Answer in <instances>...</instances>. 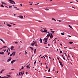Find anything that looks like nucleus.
<instances>
[{
	"label": "nucleus",
	"instance_id": "e433bc0d",
	"mask_svg": "<svg viewBox=\"0 0 78 78\" xmlns=\"http://www.w3.org/2000/svg\"><path fill=\"white\" fill-rule=\"evenodd\" d=\"M50 72V69L49 68V69L48 70V72Z\"/></svg>",
	"mask_w": 78,
	"mask_h": 78
},
{
	"label": "nucleus",
	"instance_id": "a18cd8bd",
	"mask_svg": "<svg viewBox=\"0 0 78 78\" xmlns=\"http://www.w3.org/2000/svg\"><path fill=\"white\" fill-rule=\"evenodd\" d=\"M19 75H20V76L21 75H20V73L19 72Z\"/></svg>",
	"mask_w": 78,
	"mask_h": 78
},
{
	"label": "nucleus",
	"instance_id": "f03ea898",
	"mask_svg": "<svg viewBox=\"0 0 78 78\" xmlns=\"http://www.w3.org/2000/svg\"><path fill=\"white\" fill-rule=\"evenodd\" d=\"M12 1V2H11V1H9V3H11V4H16V2H15L13 0H11Z\"/></svg>",
	"mask_w": 78,
	"mask_h": 78
},
{
	"label": "nucleus",
	"instance_id": "c9c22d12",
	"mask_svg": "<svg viewBox=\"0 0 78 78\" xmlns=\"http://www.w3.org/2000/svg\"><path fill=\"white\" fill-rule=\"evenodd\" d=\"M9 8H12V6H9Z\"/></svg>",
	"mask_w": 78,
	"mask_h": 78
},
{
	"label": "nucleus",
	"instance_id": "680f3d73",
	"mask_svg": "<svg viewBox=\"0 0 78 78\" xmlns=\"http://www.w3.org/2000/svg\"><path fill=\"white\" fill-rule=\"evenodd\" d=\"M29 3H31V4H32V3H33V2H29Z\"/></svg>",
	"mask_w": 78,
	"mask_h": 78
},
{
	"label": "nucleus",
	"instance_id": "6e6d98bb",
	"mask_svg": "<svg viewBox=\"0 0 78 78\" xmlns=\"http://www.w3.org/2000/svg\"><path fill=\"white\" fill-rule=\"evenodd\" d=\"M25 55H27V52H26V51H25Z\"/></svg>",
	"mask_w": 78,
	"mask_h": 78
},
{
	"label": "nucleus",
	"instance_id": "e2e57ef3",
	"mask_svg": "<svg viewBox=\"0 0 78 78\" xmlns=\"http://www.w3.org/2000/svg\"><path fill=\"white\" fill-rule=\"evenodd\" d=\"M6 51V50L5 49V50H4V52H5V51Z\"/></svg>",
	"mask_w": 78,
	"mask_h": 78
},
{
	"label": "nucleus",
	"instance_id": "c85d7f7f",
	"mask_svg": "<svg viewBox=\"0 0 78 78\" xmlns=\"http://www.w3.org/2000/svg\"><path fill=\"white\" fill-rule=\"evenodd\" d=\"M69 28H71L72 29H73L72 27L71 26L69 25Z\"/></svg>",
	"mask_w": 78,
	"mask_h": 78
},
{
	"label": "nucleus",
	"instance_id": "ea45409f",
	"mask_svg": "<svg viewBox=\"0 0 78 78\" xmlns=\"http://www.w3.org/2000/svg\"><path fill=\"white\" fill-rule=\"evenodd\" d=\"M15 70V69H11V70Z\"/></svg>",
	"mask_w": 78,
	"mask_h": 78
},
{
	"label": "nucleus",
	"instance_id": "37998d69",
	"mask_svg": "<svg viewBox=\"0 0 78 78\" xmlns=\"http://www.w3.org/2000/svg\"><path fill=\"white\" fill-rule=\"evenodd\" d=\"M43 30H47V29H46V28H43Z\"/></svg>",
	"mask_w": 78,
	"mask_h": 78
},
{
	"label": "nucleus",
	"instance_id": "a211bd4d",
	"mask_svg": "<svg viewBox=\"0 0 78 78\" xmlns=\"http://www.w3.org/2000/svg\"><path fill=\"white\" fill-rule=\"evenodd\" d=\"M40 43H42V40L41 38L40 39Z\"/></svg>",
	"mask_w": 78,
	"mask_h": 78
},
{
	"label": "nucleus",
	"instance_id": "bb28decb",
	"mask_svg": "<svg viewBox=\"0 0 78 78\" xmlns=\"http://www.w3.org/2000/svg\"><path fill=\"white\" fill-rule=\"evenodd\" d=\"M64 32H63V33H61V34L62 35H64Z\"/></svg>",
	"mask_w": 78,
	"mask_h": 78
},
{
	"label": "nucleus",
	"instance_id": "72a5a7b5",
	"mask_svg": "<svg viewBox=\"0 0 78 78\" xmlns=\"http://www.w3.org/2000/svg\"><path fill=\"white\" fill-rule=\"evenodd\" d=\"M36 61H37V60H36L35 61V62H34V64H35L36 63Z\"/></svg>",
	"mask_w": 78,
	"mask_h": 78
},
{
	"label": "nucleus",
	"instance_id": "69168bd1",
	"mask_svg": "<svg viewBox=\"0 0 78 78\" xmlns=\"http://www.w3.org/2000/svg\"><path fill=\"white\" fill-rule=\"evenodd\" d=\"M12 54H11L10 55V56H12Z\"/></svg>",
	"mask_w": 78,
	"mask_h": 78
},
{
	"label": "nucleus",
	"instance_id": "a19ab883",
	"mask_svg": "<svg viewBox=\"0 0 78 78\" xmlns=\"http://www.w3.org/2000/svg\"><path fill=\"white\" fill-rule=\"evenodd\" d=\"M25 73H26V75H27L28 74V72H26Z\"/></svg>",
	"mask_w": 78,
	"mask_h": 78
},
{
	"label": "nucleus",
	"instance_id": "0e129e2a",
	"mask_svg": "<svg viewBox=\"0 0 78 78\" xmlns=\"http://www.w3.org/2000/svg\"><path fill=\"white\" fill-rule=\"evenodd\" d=\"M48 46H50V45L49 44H48Z\"/></svg>",
	"mask_w": 78,
	"mask_h": 78
},
{
	"label": "nucleus",
	"instance_id": "13d9d810",
	"mask_svg": "<svg viewBox=\"0 0 78 78\" xmlns=\"http://www.w3.org/2000/svg\"><path fill=\"white\" fill-rule=\"evenodd\" d=\"M68 58H70V56H69V54H68Z\"/></svg>",
	"mask_w": 78,
	"mask_h": 78
},
{
	"label": "nucleus",
	"instance_id": "4468645a",
	"mask_svg": "<svg viewBox=\"0 0 78 78\" xmlns=\"http://www.w3.org/2000/svg\"><path fill=\"white\" fill-rule=\"evenodd\" d=\"M4 70H5V69H2V70L0 71V73H3V72Z\"/></svg>",
	"mask_w": 78,
	"mask_h": 78
},
{
	"label": "nucleus",
	"instance_id": "473e14b6",
	"mask_svg": "<svg viewBox=\"0 0 78 78\" xmlns=\"http://www.w3.org/2000/svg\"><path fill=\"white\" fill-rule=\"evenodd\" d=\"M0 78H6L5 77H2V76H0Z\"/></svg>",
	"mask_w": 78,
	"mask_h": 78
},
{
	"label": "nucleus",
	"instance_id": "de8ad7c7",
	"mask_svg": "<svg viewBox=\"0 0 78 78\" xmlns=\"http://www.w3.org/2000/svg\"><path fill=\"white\" fill-rule=\"evenodd\" d=\"M15 44H18V42L17 41L15 42Z\"/></svg>",
	"mask_w": 78,
	"mask_h": 78
},
{
	"label": "nucleus",
	"instance_id": "9d476101",
	"mask_svg": "<svg viewBox=\"0 0 78 78\" xmlns=\"http://www.w3.org/2000/svg\"><path fill=\"white\" fill-rule=\"evenodd\" d=\"M7 76H4V77H5V78H9V77H11V76L9 75H7Z\"/></svg>",
	"mask_w": 78,
	"mask_h": 78
},
{
	"label": "nucleus",
	"instance_id": "c03bdc74",
	"mask_svg": "<svg viewBox=\"0 0 78 78\" xmlns=\"http://www.w3.org/2000/svg\"><path fill=\"white\" fill-rule=\"evenodd\" d=\"M44 56L45 57H48V56L46 55H44Z\"/></svg>",
	"mask_w": 78,
	"mask_h": 78
},
{
	"label": "nucleus",
	"instance_id": "49530a36",
	"mask_svg": "<svg viewBox=\"0 0 78 78\" xmlns=\"http://www.w3.org/2000/svg\"><path fill=\"white\" fill-rule=\"evenodd\" d=\"M8 50H9V51H10V49H9V48L8 49Z\"/></svg>",
	"mask_w": 78,
	"mask_h": 78
},
{
	"label": "nucleus",
	"instance_id": "603ef678",
	"mask_svg": "<svg viewBox=\"0 0 78 78\" xmlns=\"http://www.w3.org/2000/svg\"><path fill=\"white\" fill-rule=\"evenodd\" d=\"M46 33H48V34H49V32H46Z\"/></svg>",
	"mask_w": 78,
	"mask_h": 78
},
{
	"label": "nucleus",
	"instance_id": "58836bf2",
	"mask_svg": "<svg viewBox=\"0 0 78 78\" xmlns=\"http://www.w3.org/2000/svg\"><path fill=\"white\" fill-rule=\"evenodd\" d=\"M45 10H46V11H49V9H45Z\"/></svg>",
	"mask_w": 78,
	"mask_h": 78
},
{
	"label": "nucleus",
	"instance_id": "774afa93",
	"mask_svg": "<svg viewBox=\"0 0 78 78\" xmlns=\"http://www.w3.org/2000/svg\"><path fill=\"white\" fill-rule=\"evenodd\" d=\"M38 22H42V21H39Z\"/></svg>",
	"mask_w": 78,
	"mask_h": 78
},
{
	"label": "nucleus",
	"instance_id": "b1692460",
	"mask_svg": "<svg viewBox=\"0 0 78 78\" xmlns=\"http://www.w3.org/2000/svg\"><path fill=\"white\" fill-rule=\"evenodd\" d=\"M34 54H35L36 53V49H34Z\"/></svg>",
	"mask_w": 78,
	"mask_h": 78
},
{
	"label": "nucleus",
	"instance_id": "f257e3e1",
	"mask_svg": "<svg viewBox=\"0 0 78 78\" xmlns=\"http://www.w3.org/2000/svg\"><path fill=\"white\" fill-rule=\"evenodd\" d=\"M44 39L45 41V42H44V45H46V44H47L48 40L46 39V37L44 38Z\"/></svg>",
	"mask_w": 78,
	"mask_h": 78
},
{
	"label": "nucleus",
	"instance_id": "052dcab7",
	"mask_svg": "<svg viewBox=\"0 0 78 78\" xmlns=\"http://www.w3.org/2000/svg\"><path fill=\"white\" fill-rule=\"evenodd\" d=\"M43 57H44V59H45V57H44V56H43Z\"/></svg>",
	"mask_w": 78,
	"mask_h": 78
},
{
	"label": "nucleus",
	"instance_id": "6e6552de",
	"mask_svg": "<svg viewBox=\"0 0 78 78\" xmlns=\"http://www.w3.org/2000/svg\"><path fill=\"white\" fill-rule=\"evenodd\" d=\"M18 17H19L20 19H23V17L22 16H18Z\"/></svg>",
	"mask_w": 78,
	"mask_h": 78
},
{
	"label": "nucleus",
	"instance_id": "5701e85b",
	"mask_svg": "<svg viewBox=\"0 0 78 78\" xmlns=\"http://www.w3.org/2000/svg\"><path fill=\"white\" fill-rule=\"evenodd\" d=\"M29 48H30V50H33V48L31 47H29Z\"/></svg>",
	"mask_w": 78,
	"mask_h": 78
},
{
	"label": "nucleus",
	"instance_id": "3c124183",
	"mask_svg": "<svg viewBox=\"0 0 78 78\" xmlns=\"http://www.w3.org/2000/svg\"><path fill=\"white\" fill-rule=\"evenodd\" d=\"M46 69H48V66H47V65L46 66Z\"/></svg>",
	"mask_w": 78,
	"mask_h": 78
},
{
	"label": "nucleus",
	"instance_id": "9b49d317",
	"mask_svg": "<svg viewBox=\"0 0 78 78\" xmlns=\"http://www.w3.org/2000/svg\"><path fill=\"white\" fill-rule=\"evenodd\" d=\"M7 26H8V27H11L12 26L10 24H6Z\"/></svg>",
	"mask_w": 78,
	"mask_h": 78
},
{
	"label": "nucleus",
	"instance_id": "338daca9",
	"mask_svg": "<svg viewBox=\"0 0 78 78\" xmlns=\"http://www.w3.org/2000/svg\"><path fill=\"white\" fill-rule=\"evenodd\" d=\"M46 39L48 40V37H47V38H46Z\"/></svg>",
	"mask_w": 78,
	"mask_h": 78
},
{
	"label": "nucleus",
	"instance_id": "aec40b11",
	"mask_svg": "<svg viewBox=\"0 0 78 78\" xmlns=\"http://www.w3.org/2000/svg\"><path fill=\"white\" fill-rule=\"evenodd\" d=\"M27 69H30V66H29V65H27Z\"/></svg>",
	"mask_w": 78,
	"mask_h": 78
},
{
	"label": "nucleus",
	"instance_id": "6ab92c4d",
	"mask_svg": "<svg viewBox=\"0 0 78 78\" xmlns=\"http://www.w3.org/2000/svg\"><path fill=\"white\" fill-rule=\"evenodd\" d=\"M15 60H13L11 62V63L12 64H13V63H14V62H15Z\"/></svg>",
	"mask_w": 78,
	"mask_h": 78
},
{
	"label": "nucleus",
	"instance_id": "09e8293b",
	"mask_svg": "<svg viewBox=\"0 0 78 78\" xmlns=\"http://www.w3.org/2000/svg\"><path fill=\"white\" fill-rule=\"evenodd\" d=\"M60 53H62V51H60Z\"/></svg>",
	"mask_w": 78,
	"mask_h": 78
},
{
	"label": "nucleus",
	"instance_id": "2eb2a0df",
	"mask_svg": "<svg viewBox=\"0 0 78 78\" xmlns=\"http://www.w3.org/2000/svg\"><path fill=\"white\" fill-rule=\"evenodd\" d=\"M14 48V47L12 46V47H11L10 49L11 50H12Z\"/></svg>",
	"mask_w": 78,
	"mask_h": 78
},
{
	"label": "nucleus",
	"instance_id": "7c9ffc66",
	"mask_svg": "<svg viewBox=\"0 0 78 78\" xmlns=\"http://www.w3.org/2000/svg\"><path fill=\"white\" fill-rule=\"evenodd\" d=\"M52 19L53 20H54L55 22H56V20L55 19L52 18Z\"/></svg>",
	"mask_w": 78,
	"mask_h": 78
},
{
	"label": "nucleus",
	"instance_id": "8fccbe9b",
	"mask_svg": "<svg viewBox=\"0 0 78 78\" xmlns=\"http://www.w3.org/2000/svg\"><path fill=\"white\" fill-rule=\"evenodd\" d=\"M23 73V72H20V74H22Z\"/></svg>",
	"mask_w": 78,
	"mask_h": 78
},
{
	"label": "nucleus",
	"instance_id": "f3484780",
	"mask_svg": "<svg viewBox=\"0 0 78 78\" xmlns=\"http://www.w3.org/2000/svg\"><path fill=\"white\" fill-rule=\"evenodd\" d=\"M50 34L49 33L48 35H47L46 36V37H50Z\"/></svg>",
	"mask_w": 78,
	"mask_h": 78
},
{
	"label": "nucleus",
	"instance_id": "0eeeda50",
	"mask_svg": "<svg viewBox=\"0 0 78 78\" xmlns=\"http://www.w3.org/2000/svg\"><path fill=\"white\" fill-rule=\"evenodd\" d=\"M11 59H12L11 57H10L9 59L7 60V62H9V61H11Z\"/></svg>",
	"mask_w": 78,
	"mask_h": 78
},
{
	"label": "nucleus",
	"instance_id": "423d86ee",
	"mask_svg": "<svg viewBox=\"0 0 78 78\" xmlns=\"http://www.w3.org/2000/svg\"><path fill=\"white\" fill-rule=\"evenodd\" d=\"M12 55V56H15L16 55V52H13Z\"/></svg>",
	"mask_w": 78,
	"mask_h": 78
},
{
	"label": "nucleus",
	"instance_id": "4c0bfd02",
	"mask_svg": "<svg viewBox=\"0 0 78 78\" xmlns=\"http://www.w3.org/2000/svg\"><path fill=\"white\" fill-rule=\"evenodd\" d=\"M57 59H58V60L59 61H59H60V60H59V58L58 57H57Z\"/></svg>",
	"mask_w": 78,
	"mask_h": 78
},
{
	"label": "nucleus",
	"instance_id": "cd10ccee",
	"mask_svg": "<svg viewBox=\"0 0 78 78\" xmlns=\"http://www.w3.org/2000/svg\"><path fill=\"white\" fill-rule=\"evenodd\" d=\"M51 33H52L53 34V33H55V31H53L51 30Z\"/></svg>",
	"mask_w": 78,
	"mask_h": 78
},
{
	"label": "nucleus",
	"instance_id": "4d7b16f0",
	"mask_svg": "<svg viewBox=\"0 0 78 78\" xmlns=\"http://www.w3.org/2000/svg\"><path fill=\"white\" fill-rule=\"evenodd\" d=\"M60 45H61V46H62V44H60Z\"/></svg>",
	"mask_w": 78,
	"mask_h": 78
},
{
	"label": "nucleus",
	"instance_id": "864d4df0",
	"mask_svg": "<svg viewBox=\"0 0 78 78\" xmlns=\"http://www.w3.org/2000/svg\"><path fill=\"white\" fill-rule=\"evenodd\" d=\"M6 52L7 53H8V50H7V51H6Z\"/></svg>",
	"mask_w": 78,
	"mask_h": 78
},
{
	"label": "nucleus",
	"instance_id": "ddd939ff",
	"mask_svg": "<svg viewBox=\"0 0 78 78\" xmlns=\"http://www.w3.org/2000/svg\"><path fill=\"white\" fill-rule=\"evenodd\" d=\"M13 8H16V10H19V8L17 9V8L16 7L14 6V7H13Z\"/></svg>",
	"mask_w": 78,
	"mask_h": 78
},
{
	"label": "nucleus",
	"instance_id": "412c9836",
	"mask_svg": "<svg viewBox=\"0 0 78 78\" xmlns=\"http://www.w3.org/2000/svg\"><path fill=\"white\" fill-rule=\"evenodd\" d=\"M0 41H2V42H3V44H5V42H4V41H3V40H2V39H0Z\"/></svg>",
	"mask_w": 78,
	"mask_h": 78
},
{
	"label": "nucleus",
	"instance_id": "dca6fc26",
	"mask_svg": "<svg viewBox=\"0 0 78 78\" xmlns=\"http://www.w3.org/2000/svg\"><path fill=\"white\" fill-rule=\"evenodd\" d=\"M1 3H2V4H3V5H6V4L5 3V2H1Z\"/></svg>",
	"mask_w": 78,
	"mask_h": 78
},
{
	"label": "nucleus",
	"instance_id": "2f4dec72",
	"mask_svg": "<svg viewBox=\"0 0 78 78\" xmlns=\"http://www.w3.org/2000/svg\"><path fill=\"white\" fill-rule=\"evenodd\" d=\"M7 47V46H5L3 47V48H6Z\"/></svg>",
	"mask_w": 78,
	"mask_h": 78
},
{
	"label": "nucleus",
	"instance_id": "393cba45",
	"mask_svg": "<svg viewBox=\"0 0 78 78\" xmlns=\"http://www.w3.org/2000/svg\"><path fill=\"white\" fill-rule=\"evenodd\" d=\"M1 6V7H3V8H4V7H5V6L4 5H3L2 4L1 5V6Z\"/></svg>",
	"mask_w": 78,
	"mask_h": 78
},
{
	"label": "nucleus",
	"instance_id": "79ce46f5",
	"mask_svg": "<svg viewBox=\"0 0 78 78\" xmlns=\"http://www.w3.org/2000/svg\"><path fill=\"white\" fill-rule=\"evenodd\" d=\"M9 1V2H10L11 3L12 2L11 0H8Z\"/></svg>",
	"mask_w": 78,
	"mask_h": 78
},
{
	"label": "nucleus",
	"instance_id": "5fc2aeb1",
	"mask_svg": "<svg viewBox=\"0 0 78 78\" xmlns=\"http://www.w3.org/2000/svg\"><path fill=\"white\" fill-rule=\"evenodd\" d=\"M22 68H21V69H23V66H22Z\"/></svg>",
	"mask_w": 78,
	"mask_h": 78
},
{
	"label": "nucleus",
	"instance_id": "f8f14e48",
	"mask_svg": "<svg viewBox=\"0 0 78 78\" xmlns=\"http://www.w3.org/2000/svg\"><path fill=\"white\" fill-rule=\"evenodd\" d=\"M5 53L3 52H0V55H4Z\"/></svg>",
	"mask_w": 78,
	"mask_h": 78
},
{
	"label": "nucleus",
	"instance_id": "bf43d9fd",
	"mask_svg": "<svg viewBox=\"0 0 78 78\" xmlns=\"http://www.w3.org/2000/svg\"><path fill=\"white\" fill-rule=\"evenodd\" d=\"M38 4H39V3H37V4H35V5H38Z\"/></svg>",
	"mask_w": 78,
	"mask_h": 78
},
{
	"label": "nucleus",
	"instance_id": "1a4fd4ad",
	"mask_svg": "<svg viewBox=\"0 0 78 78\" xmlns=\"http://www.w3.org/2000/svg\"><path fill=\"white\" fill-rule=\"evenodd\" d=\"M47 31V30H45L44 31H41V32H42V33H46Z\"/></svg>",
	"mask_w": 78,
	"mask_h": 78
},
{
	"label": "nucleus",
	"instance_id": "39448f33",
	"mask_svg": "<svg viewBox=\"0 0 78 78\" xmlns=\"http://www.w3.org/2000/svg\"><path fill=\"white\" fill-rule=\"evenodd\" d=\"M59 63H60L61 66H62V67H63V64L62 63V62H61V61H59Z\"/></svg>",
	"mask_w": 78,
	"mask_h": 78
},
{
	"label": "nucleus",
	"instance_id": "f704fd0d",
	"mask_svg": "<svg viewBox=\"0 0 78 78\" xmlns=\"http://www.w3.org/2000/svg\"><path fill=\"white\" fill-rule=\"evenodd\" d=\"M10 52H9L7 54L8 55H9V54H10Z\"/></svg>",
	"mask_w": 78,
	"mask_h": 78
},
{
	"label": "nucleus",
	"instance_id": "7ed1b4c3",
	"mask_svg": "<svg viewBox=\"0 0 78 78\" xmlns=\"http://www.w3.org/2000/svg\"><path fill=\"white\" fill-rule=\"evenodd\" d=\"M53 37V34H52V33H51L50 38V39H52Z\"/></svg>",
	"mask_w": 78,
	"mask_h": 78
},
{
	"label": "nucleus",
	"instance_id": "a878e982",
	"mask_svg": "<svg viewBox=\"0 0 78 78\" xmlns=\"http://www.w3.org/2000/svg\"><path fill=\"white\" fill-rule=\"evenodd\" d=\"M62 58H63V59H64V60L65 61H66V58H65V57H64V56L63 55H62Z\"/></svg>",
	"mask_w": 78,
	"mask_h": 78
},
{
	"label": "nucleus",
	"instance_id": "c756f323",
	"mask_svg": "<svg viewBox=\"0 0 78 78\" xmlns=\"http://www.w3.org/2000/svg\"><path fill=\"white\" fill-rule=\"evenodd\" d=\"M69 44H73V42H69Z\"/></svg>",
	"mask_w": 78,
	"mask_h": 78
},
{
	"label": "nucleus",
	"instance_id": "20e7f679",
	"mask_svg": "<svg viewBox=\"0 0 78 78\" xmlns=\"http://www.w3.org/2000/svg\"><path fill=\"white\" fill-rule=\"evenodd\" d=\"M34 45L35 46H36V47H38V45H37V43H36V41L34 42Z\"/></svg>",
	"mask_w": 78,
	"mask_h": 78
},
{
	"label": "nucleus",
	"instance_id": "4be33fe9",
	"mask_svg": "<svg viewBox=\"0 0 78 78\" xmlns=\"http://www.w3.org/2000/svg\"><path fill=\"white\" fill-rule=\"evenodd\" d=\"M34 42L32 43L31 44V45H32V46H34Z\"/></svg>",
	"mask_w": 78,
	"mask_h": 78
}]
</instances>
